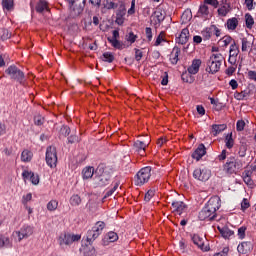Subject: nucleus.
Instances as JSON below:
<instances>
[{"instance_id":"32","label":"nucleus","mask_w":256,"mask_h":256,"mask_svg":"<svg viewBox=\"0 0 256 256\" xmlns=\"http://www.w3.org/2000/svg\"><path fill=\"white\" fill-rule=\"evenodd\" d=\"M31 159H33V152L29 150H24L21 153V161H23V163H29Z\"/></svg>"},{"instance_id":"56","label":"nucleus","mask_w":256,"mask_h":256,"mask_svg":"<svg viewBox=\"0 0 256 256\" xmlns=\"http://www.w3.org/2000/svg\"><path fill=\"white\" fill-rule=\"evenodd\" d=\"M246 231H247L246 226H241L240 228H238V237H239V239H245Z\"/></svg>"},{"instance_id":"36","label":"nucleus","mask_w":256,"mask_h":256,"mask_svg":"<svg viewBox=\"0 0 256 256\" xmlns=\"http://www.w3.org/2000/svg\"><path fill=\"white\" fill-rule=\"evenodd\" d=\"M225 145L227 149H233V146L235 145V140H233V133L226 135Z\"/></svg>"},{"instance_id":"30","label":"nucleus","mask_w":256,"mask_h":256,"mask_svg":"<svg viewBox=\"0 0 256 256\" xmlns=\"http://www.w3.org/2000/svg\"><path fill=\"white\" fill-rule=\"evenodd\" d=\"M44 11H49V4L45 0H40L36 4V12L43 13Z\"/></svg>"},{"instance_id":"4","label":"nucleus","mask_w":256,"mask_h":256,"mask_svg":"<svg viewBox=\"0 0 256 256\" xmlns=\"http://www.w3.org/2000/svg\"><path fill=\"white\" fill-rule=\"evenodd\" d=\"M243 169V162L233 156L229 157L223 165V171L227 175H237V171Z\"/></svg>"},{"instance_id":"28","label":"nucleus","mask_w":256,"mask_h":256,"mask_svg":"<svg viewBox=\"0 0 256 256\" xmlns=\"http://www.w3.org/2000/svg\"><path fill=\"white\" fill-rule=\"evenodd\" d=\"M154 21L156 25H161V22L165 21V12L160 8L156 9L154 12Z\"/></svg>"},{"instance_id":"3","label":"nucleus","mask_w":256,"mask_h":256,"mask_svg":"<svg viewBox=\"0 0 256 256\" xmlns=\"http://www.w3.org/2000/svg\"><path fill=\"white\" fill-rule=\"evenodd\" d=\"M223 64V54L216 53L212 54L210 58L206 62V72L210 75H215V73H219L221 69V65Z\"/></svg>"},{"instance_id":"20","label":"nucleus","mask_w":256,"mask_h":256,"mask_svg":"<svg viewBox=\"0 0 256 256\" xmlns=\"http://www.w3.org/2000/svg\"><path fill=\"white\" fill-rule=\"evenodd\" d=\"M189 41V29H182L178 37H176V43L180 45H185Z\"/></svg>"},{"instance_id":"43","label":"nucleus","mask_w":256,"mask_h":256,"mask_svg":"<svg viewBox=\"0 0 256 256\" xmlns=\"http://www.w3.org/2000/svg\"><path fill=\"white\" fill-rule=\"evenodd\" d=\"M70 205H72V207H77L81 205V197L77 194L73 195L70 198Z\"/></svg>"},{"instance_id":"5","label":"nucleus","mask_w":256,"mask_h":256,"mask_svg":"<svg viewBox=\"0 0 256 256\" xmlns=\"http://www.w3.org/2000/svg\"><path fill=\"white\" fill-rule=\"evenodd\" d=\"M70 5V17L72 19H77L83 13L85 9V3L87 0H66Z\"/></svg>"},{"instance_id":"31","label":"nucleus","mask_w":256,"mask_h":256,"mask_svg":"<svg viewBox=\"0 0 256 256\" xmlns=\"http://www.w3.org/2000/svg\"><path fill=\"white\" fill-rule=\"evenodd\" d=\"M197 14L198 17H207L209 15V6L205 3L201 4Z\"/></svg>"},{"instance_id":"8","label":"nucleus","mask_w":256,"mask_h":256,"mask_svg":"<svg viewBox=\"0 0 256 256\" xmlns=\"http://www.w3.org/2000/svg\"><path fill=\"white\" fill-rule=\"evenodd\" d=\"M46 163L48 167H51V169H54V167H57V148L55 146L47 147Z\"/></svg>"},{"instance_id":"54","label":"nucleus","mask_w":256,"mask_h":256,"mask_svg":"<svg viewBox=\"0 0 256 256\" xmlns=\"http://www.w3.org/2000/svg\"><path fill=\"white\" fill-rule=\"evenodd\" d=\"M79 141H81V139H79V136L76 134H72L68 137V143L71 145H73V143H79Z\"/></svg>"},{"instance_id":"40","label":"nucleus","mask_w":256,"mask_h":256,"mask_svg":"<svg viewBox=\"0 0 256 256\" xmlns=\"http://www.w3.org/2000/svg\"><path fill=\"white\" fill-rule=\"evenodd\" d=\"M233 41L235 40L231 36L226 35L220 39L219 43H222V47H228L232 45Z\"/></svg>"},{"instance_id":"63","label":"nucleus","mask_w":256,"mask_h":256,"mask_svg":"<svg viewBox=\"0 0 256 256\" xmlns=\"http://www.w3.org/2000/svg\"><path fill=\"white\" fill-rule=\"evenodd\" d=\"M245 129V121L243 120H238L236 123V130L237 131H243Z\"/></svg>"},{"instance_id":"24","label":"nucleus","mask_w":256,"mask_h":256,"mask_svg":"<svg viewBox=\"0 0 256 256\" xmlns=\"http://www.w3.org/2000/svg\"><path fill=\"white\" fill-rule=\"evenodd\" d=\"M96 235H97V227H93L91 230H88L87 236H86V241H87L86 247H89V245H93V241L97 239Z\"/></svg>"},{"instance_id":"15","label":"nucleus","mask_w":256,"mask_h":256,"mask_svg":"<svg viewBox=\"0 0 256 256\" xmlns=\"http://www.w3.org/2000/svg\"><path fill=\"white\" fill-rule=\"evenodd\" d=\"M237 251L240 255H247L253 251V244L251 242H242L238 245Z\"/></svg>"},{"instance_id":"60","label":"nucleus","mask_w":256,"mask_h":256,"mask_svg":"<svg viewBox=\"0 0 256 256\" xmlns=\"http://www.w3.org/2000/svg\"><path fill=\"white\" fill-rule=\"evenodd\" d=\"M161 85H168L169 84V73L163 72V75L161 76Z\"/></svg>"},{"instance_id":"61","label":"nucleus","mask_w":256,"mask_h":256,"mask_svg":"<svg viewBox=\"0 0 256 256\" xmlns=\"http://www.w3.org/2000/svg\"><path fill=\"white\" fill-rule=\"evenodd\" d=\"M145 33H146V38L148 41H153V30L151 27H146L145 28Z\"/></svg>"},{"instance_id":"21","label":"nucleus","mask_w":256,"mask_h":256,"mask_svg":"<svg viewBox=\"0 0 256 256\" xmlns=\"http://www.w3.org/2000/svg\"><path fill=\"white\" fill-rule=\"evenodd\" d=\"M223 6L218 9V15L220 17H227V14L231 11V5L227 3V0H221Z\"/></svg>"},{"instance_id":"26","label":"nucleus","mask_w":256,"mask_h":256,"mask_svg":"<svg viewBox=\"0 0 256 256\" xmlns=\"http://www.w3.org/2000/svg\"><path fill=\"white\" fill-rule=\"evenodd\" d=\"M11 247H13V243L11 242V239H9V236L0 234V249H11Z\"/></svg>"},{"instance_id":"27","label":"nucleus","mask_w":256,"mask_h":256,"mask_svg":"<svg viewBox=\"0 0 256 256\" xmlns=\"http://www.w3.org/2000/svg\"><path fill=\"white\" fill-rule=\"evenodd\" d=\"M217 229H218L220 235H222V237L224 239H229V237L233 236L235 233L231 229H229V227H227V226H223V227L218 226Z\"/></svg>"},{"instance_id":"2","label":"nucleus","mask_w":256,"mask_h":256,"mask_svg":"<svg viewBox=\"0 0 256 256\" xmlns=\"http://www.w3.org/2000/svg\"><path fill=\"white\" fill-rule=\"evenodd\" d=\"M97 169V187H107L111 183V179H113L115 169L106 163L99 164Z\"/></svg>"},{"instance_id":"9","label":"nucleus","mask_w":256,"mask_h":256,"mask_svg":"<svg viewBox=\"0 0 256 256\" xmlns=\"http://www.w3.org/2000/svg\"><path fill=\"white\" fill-rule=\"evenodd\" d=\"M193 177L197 181H209L211 179V169L207 167L196 168L193 171Z\"/></svg>"},{"instance_id":"58","label":"nucleus","mask_w":256,"mask_h":256,"mask_svg":"<svg viewBox=\"0 0 256 256\" xmlns=\"http://www.w3.org/2000/svg\"><path fill=\"white\" fill-rule=\"evenodd\" d=\"M247 97V93L245 92H235L234 98L237 99V101H243Z\"/></svg>"},{"instance_id":"46","label":"nucleus","mask_w":256,"mask_h":256,"mask_svg":"<svg viewBox=\"0 0 256 256\" xmlns=\"http://www.w3.org/2000/svg\"><path fill=\"white\" fill-rule=\"evenodd\" d=\"M58 206H59V202H57V200H51L47 204V209H48V211H55V210H57Z\"/></svg>"},{"instance_id":"17","label":"nucleus","mask_w":256,"mask_h":256,"mask_svg":"<svg viewBox=\"0 0 256 256\" xmlns=\"http://www.w3.org/2000/svg\"><path fill=\"white\" fill-rule=\"evenodd\" d=\"M192 241L194 245H197V247L201 249V251H209V247L205 246V241L199 234H194L192 236Z\"/></svg>"},{"instance_id":"62","label":"nucleus","mask_w":256,"mask_h":256,"mask_svg":"<svg viewBox=\"0 0 256 256\" xmlns=\"http://www.w3.org/2000/svg\"><path fill=\"white\" fill-rule=\"evenodd\" d=\"M134 51H135V60L138 62L141 61V59H143V51L137 48H135Z\"/></svg>"},{"instance_id":"51","label":"nucleus","mask_w":256,"mask_h":256,"mask_svg":"<svg viewBox=\"0 0 256 256\" xmlns=\"http://www.w3.org/2000/svg\"><path fill=\"white\" fill-rule=\"evenodd\" d=\"M45 123V117L41 115L34 116V125H37L38 127H41Z\"/></svg>"},{"instance_id":"11","label":"nucleus","mask_w":256,"mask_h":256,"mask_svg":"<svg viewBox=\"0 0 256 256\" xmlns=\"http://www.w3.org/2000/svg\"><path fill=\"white\" fill-rule=\"evenodd\" d=\"M35 228L31 225H23L19 231L15 232V235L18 237V241H23V239H29L33 235Z\"/></svg>"},{"instance_id":"34","label":"nucleus","mask_w":256,"mask_h":256,"mask_svg":"<svg viewBox=\"0 0 256 256\" xmlns=\"http://www.w3.org/2000/svg\"><path fill=\"white\" fill-rule=\"evenodd\" d=\"M108 43L112 45V47H114V49H119V51H121L124 47V44H122L121 41H119L118 39H111V37H108Z\"/></svg>"},{"instance_id":"29","label":"nucleus","mask_w":256,"mask_h":256,"mask_svg":"<svg viewBox=\"0 0 256 256\" xmlns=\"http://www.w3.org/2000/svg\"><path fill=\"white\" fill-rule=\"evenodd\" d=\"M227 129V124H214L212 125V134L217 137L220 133H223Z\"/></svg>"},{"instance_id":"18","label":"nucleus","mask_w":256,"mask_h":256,"mask_svg":"<svg viewBox=\"0 0 256 256\" xmlns=\"http://www.w3.org/2000/svg\"><path fill=\"white\" fill-rule=\"evenodd\" d=\"M201 59H194L192 64L188 67L187 71L190 75H197L201 68Z\"/></svg>"},{"instance_id":"44","label":"nucleus","mask_w":256,"mask_h":256,"mask_svg":"<svg viewBox=\"0 0 256 256\" xmlns=\"http://www.w3.org/2000/svg\"><path fill=\"white\" fill-rule=\"evenodd\" d=\"M117 189H119V182H116L114 186L105 193L103 200L107 199V197H111V195H113Z\"/></svg>"},{"instance_id":"23","label":"nucleus","mask_w":256,"mask_h":256,"mask_svg":"<svg viewBox=\"0 0 256 256\" xmlns=\"http://www.w3.org/2000/svg\"><path fill=\"white\" fill-rule=\"evenodd\" d=\"M173 211H176L179 215H182V213L187 209V204L183 201H175L172 202Z\"/></svg>"},{"instance_id":"7","label":"nucleus","mask_w":256,"mask_h":256,"mask_svg":"<svg viewBox=\"0 0 256 256\" xmlns=\"http://www.w3.org/2000/svg\"><path fill=\"white\" fill-rule=\"evenodd\" d=\"M6 75L13 81H17L20 85H25V73L21 71L17 66L11 65L5 70Z\"/></svg>"},{"instance_id":"14","label":"nucleus","mask_w":256,"mask_h":256,"mask_svg":"<svg viewBox=\"0 0 256 256\" xmlns=\"http://www.w3.org/2000/svg\"><path fill=\"white\" fill-rule=\"evenodd\" d=\"M252 175L253 171L250 170H244L242 173V179L247 187H249L250 189H253L255 187V182L253 181V178H251Z\"/></svg>"},{"instance_id":"22","label":"nucleus","mask_w":256,"mask_h":256,"mask_svg":"<svg viewBox=\"0 0 256 256\" xmlns=\"http://www.w3.org/2000/svg\"><path fill=\"white\" fill-rule=\"evenodd\" d=\"M179 55H181V48L175 46L170 54V62L172 65L179 63Z\"/></svg>"},{"instance_id":"50","label":"nucleus","mask_w":256,"mask_h":256,"mask_svg":"<svg viewBox=\"0 0 256 256\" xmlns=\"http://www.w3.org/2000/svg\"><path fill=\"white\" fill-rule=\"evenodd\" d=\"M181 79L184 83H193V78L191 77V74H189V72H183L181 75Z\"/></svg>"},{"instance_id":"49","label":"nucleus","mask_w":256,"mask_h":256,"mask_svg":"<svg viewBox=\"0 0 256 256\" xmlns=\"http://www.w3.org/2000/svg\"><path fill=\"white\" fill-rule=\"evenodd\" d=\"M153 197H155V189H150L145 194L144 201H146V203H149V201H151V199H153Z\"/></svg>"},{"instance_id":"45","label":"nucleus","mask_w":256,"mask_h":256,"mask_svg":"<svg viewBox=\"0 0 256 256\" xmlns=\"http://www.w3.org/2000/svg\"><path fill=\"white\" fill-rule=\"evenodd\" d=\"M242 51L245 53L251 49V41L247 38H242Z\"/></svg>"},{"instance_id":"42","label":"nucleus","mask_w":256,"mask_h":256,"mask_svg":"<svg viewBox=\"0 0 256 256\" xmlns=\"http://www.w3.org/2000/svg\"><path fill=\"white\" fill-rule=\"evenodd\" d=\"M15 5L14 0H2V7L6 11H11Z\"/></svg>"},{"instance_id":"41","label":"nucleus","mask_w":256,"mask_h":256,"mask_svg":"<svg viewBox=\"0 0 256 256\" xmlns=\"http://www.w3.org/2000/svg\"><path fill=\"white\" fill-rule=\"evenodd\" d=\"M245 23L247 29H253V25H255V20L253 19V16L249 13L245 15Z\"/></svg>"},{"instance_id":"52","label":"nucleus","mask_w":256,"mask_h":256,"mask_svg":"<svg viewBox=\"0 0 256 256\" xmlns=\"http://www.w3.org/2000/svg\"><path fill=\"white\" fill-rule=\"evenodd\" d=\"M1 39L2 41H7V39H11V33L7 29L1 30Z\"/></svg>"},{"instance_id":"1","label":"nucleus","mask_w":256,"mask_h":256,"mask_svg":"<svg viewBox=\"0 0 256 256\" xmlns=\"http://www.w3.org/2000/svg\"><path fill=\"white\" fill-rule=\"evenodd\" d=\"M218 209H221V198L212 196L199 212L200 221H215Z\"/></svg>"},{"instance_id":"48","label":"nucleus","mask_w":256,"mask_h":256,"mask_svg":"<svg viewBox=\"0 0 256 256\" xmlns=\"http://www.w3.org/2000/svg\"><path fill=\"white\" fill-rule=\"evenodd\" d=\"M191 17H193L191 10H186L183 12L181 19L184 23H187V21H191Z\"/></svg>"},{"instance_id":"25","label":"nucleus","mask_w":256,"mask_h":256,"mask_svg":"<svg viewBox=\"0 0 256 256\" xmlns=\"http://www.w3.org/2000/svg\"><path fill=\"white\" fill-rule=\"evenodd\" d=\"M225 27L228 29V31H235V29L239 27V19L236 17L229 18L225 24Z\"/></svg>"},{"instance_id":"38","label":"nucleus","mask_w":256,"mask_h":256,"mask_svg":"<svg viewBox=\"0 0 256 256\" xmlns=\"http://www.w3.org/2000/svg\"><path fill=\"white\" fill-rule=\"evenodd\" d=\"M202 37L204 39V41H209V39H211V37H213V28L208 27L206 29H204L202 32Z\"/></svg>"},{"instance_id":"10","label":"nucleus","mask_w":256,"mask_h":256,"mask_svg":"<svg viewBox=\"0 0 256 256\" xmlns=\"http://www.w3.org/2000/svg\"><path fill=\"white\" fill-rule=\"evenodd\" d=\"M59 245H73V243H76V241H81V235L80 234H62L60 235L59 239Z\"/></svg>"},{"instance_id":"37","label":"nucleus","mask_w":256,"mask_h":256,"mask_svg":"<svg viewBox=\"0 0 256 256\" xmlns=\"http://www.w3.org/2000/svg\"><path fill=\"white\" fill-rule=\"evenodd\" d=\"M229 55H231V57H237V55H239V46L237 45V42L233 41L230 45Z\"/></svg>"},{"instance_id":"13","label":"nucleus","mask_w":256,"mask_h":256,"mask_svg":"<svg viewBox=\"0 0 256 256\" xmlns=\"http://www.w3.org/2000/svg\"><path fill=\"white\" fill-rule=\"evenodd\" d=\"M207 154V148H205V144L198 145L197 149L192 153V159L197 161H201L204 155Z\"/></svg>"},{"instance_id":"35","label":"nucleus","mask_w":256,"mask_h":256,"mask_svg":"<svg viewBox=\"0 0 256 256\" xmlns=\"http://www.w3.org/2000/svg\"><path fill=\"white\" fill-rule=\"evenodd\" d=\"M100 59L105 63H113V61H115V56L111 52H104Z\"/></svg>"},{"instance_id":"47","label":"nucleus","mask_w":256,"mask_h":256,"mask_svg":"<svg viewBox=\"0 0 256 256\" xmlns=\"http://www.w3.org/2000/svg\"><path fill=\"white\" fill-rule=\"evenodd\" d=\"M103 5H104L105 9H117V7H119V5L117 3H114L111 0H106L103 3Z\"/></svg>"},{"instance_id":"39","label":"nucleus","mask_w":256,"mask_h":256,"mask_svg":"<svg viewBox=\"0 0 256 256\" xmlns=\"http://www.w3.org/2000/svg\"><path fill=\"white\" fill-rule=\"evenodd\" d=\"M125 10H119L116 13V23L117 25H123L125 23Z\"/></svg>"},{"instance_id":"6","label":"nucleus","mask_w":256,"mask_h":256,"mask_svg":"<svg viewBox=\"0 0 256 256\" xmlns=\"http://www.w3.org/2000/svg\"><path fill=\"white\" fill-rule=\"evenodd\" d=\"M152 171L153 169L151 168V166H146L140 169V171H138L134 177L135 185L141 186V185H145V183H149V179H151Z\"/></svg>"},{"instance_id":"12","label":"nucleus","mask_w":256,"mask_h":256,"mask_svg":"<svg viewBox=\"0 0 256 256\" xmlns=\"http://www.w3.org/2000/svg\"><path fill=\"white\" fill-rule=\"evenodd\" d=\"M115 241H119V235L114 231H110L103 237L101 244L103 247H107L109 243H115Z\"/></svg>"},{"instance_id":"57","label":"nucleus","mask_w":256,"mask_h":256,"mask_svg":"<svg viewBox=\"0 0 256 256\" xmlns=\"http://www.w3.org/2000/svg\"><path fill=\"white\" fill-rule=\"evenodd\" d=\"M60 133L61 135H64V137H67L71 133V128H69V126H62L60 129Z\"/></svg>"},{"instance_id":"16","label":"nucleus","mask_w":256,"mask_h":256,"mask_svg":"<svg viewBox=\"0 0 256 256\" xmlns=\"http://www.w3.org/2000/svg\"><path fill=\"white\" fill-rule=\"evenodd\" d=\"M24 181L29 179L33 185H39V175L33 173L32 171L24 170L22 173Z\"/></svg>"},{"instance_id":"55","label":"nucleus","mask_w":256,"mask_h":256,"mask_svg":"<svg viewBox=\"0 0 256 256\" xmlns=\"http://www.w3.org/2000/svg\"><path fill=\"white\" fill-rule=\"evenodd\" d=\"M126 37L128 43L133 44L137 41V35H135V33L133 32H129V34Z\"/></svg>"},{"instance_id":"33","label":"nucleus","mask_w":256,"mask_h":256,"mask_svg":"<svg viewBox=\"0 0 256 256\" xmlns=\"http://www.w3.org/2000/svg\"><path fill=\"white\" fill-rule=\"evenodd\" d=\"M93 173H95V168L91 166L84 168L82 171L83 179H91Z\"/></svg>"},{"instance_id":"19","label":"nucleus","mask_w":256,"mask_h":256,"mask_svg":"<svg viewBox=\"0 0 256 256\" xmlns=\"http://www.w3.org/2000/svg\"><path fill=\"white\" fill-rule=\"evenodd\" d=\"M134 150L137 151V153H143L141 155H145V150L147 147H149V143L141 140H136L133 144Z\"/></svg>"},{"instance_id":"64","label":"nucleus","mask_w":256,"mask_h":256,"mask_svg":"<svg viewBox=\"0 0 256 256\" xmlns=\"http://www.w3.org/2000/svg\"><path fill=\"white\" fill-rule=\"evenodd\" d=\"M212 29V35H216L217 37H221V29L217 28L215 25L210 26Z\"/></svg>"},{"instance_id":"53","label":"nucleus","mask_w":256,"mask_h":256,"mask_svg":"<svg viewBox=\"0 0 256 256\" xmlns=\"http://www.w3.org/2000/svg\"><path fill=\"white\" fill-rule=\"evenodd\" d=\"M107 227V224L103 221H98L97 222V233L98 235H101L103 233V229Z\"/></svg>"},{"instance_id":"59","label":"nucleus","mask_w":256,"mask_h":256,"mask_svg":"<svg viewBox=\"0 0 256 256\" xmlns=\"http://www.w3.org/2000/svg\"><path fill=\"white\" fill-rule=\"evenodd\" d=\"M205 5H211L214 7V9H217L219 7V1L218 0H204Z\"/></svg>"}]
</instances>
